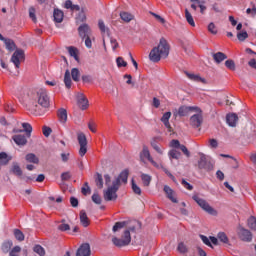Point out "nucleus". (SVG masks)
Masks as SVG:
<instances>
[{"label":"nucleus","mask_w":256,"mask_h":256,"mask_svg":"<svg viewBox=\"0 0 256 256\" xmlns=\"http://www.w3.org/2000/svg\"><path fill=\"white\" fill-rule=\"evenodd\" d=\"M167 57H169V44H167V40L161 38L158 46L150 51L149 59L153 63H159L161 58L165 59Z\"/></svg>","instance_id":"f257e3e1"},{"label":"nucleus","mask_w":256,"mask_h":256,"mask_svg":"<svg viewBox=\"0 0 256 256\" xmlns=\"http://www.w3.org/2000/svg\"><path fill=\"white\" fill-rule=\"evenodd\" d=\"M32 99L37 101L41 107L47 108L49 107L51 101L49 100V95L47 94V90L45 88H39L32 95Z\"/></svg>","instance_id":"f03ea898"},{"label":"nucleus","mask_w":256,"mask_h":256,"mask_svg":"<svg viewBox=\"0 0 256 256\" xmlns=\"http://www.w3.org/2000/svg\"><path fill=\"white\" fill-rule=\"evenodd\" d=\"M71 77L75 83H79L81 79V71L78 70V68H72L71 72L69 70L65 71L64 74V84L66 89H71V86L73 85V81L71 80Z\"/></svg>","instance_id":"7ed1b4c3"},{"label":"nucleus","mask_w":256,"mask_h":256,"mask_svg":"<svg viewBox=\"0 0 256 256\" xmlns=\"http://www.w3.org/2000/svg\"><path fill=\"white\" fill-rule=\"evenodd\" d=\"M192 199L193 201H195V203H197V205H199V207H201V209H203V211H205L209 215H217V210H215L211 205H209V202H207V200L199 197V195L197 194L193 195Z\"/></svg>","instance_id":"20e7f679"},{"label":"nucleus","mask_w":256,"mask_h":256,"mask_svg":"<svg viewBox=\"0 0 256 256\" xmlns=\"http://www.w3.org/2000/svg\"><path fill=\"white\" fill-rule=\"evenodd\" d=\"M214 167L215 162H213V160L207 159V156H205V154H200V159L198 161L199 169H204L205 171H213Z\"/></svg>","instance_id":"39448f33"},{"label":"nucleus","mask_w":256,"mask_h":256,"mask_svg":"<svg viewBox=\"0 0 256 256\" xmlns=\"http://www.w3.org/2000/svg\"><path fill=\"white\" fill-rule=\"evenodd\" d=\"M77 139H78V143L80 145L79 155H80V157H85V155L87 153V136H85V134H83V132H80V133H78Z\"/></svg>","instance_id":"423d86ee"},{"label":"nucleus","mask_w":256,"mask_h":256,"mask_svg":"<svg viewBox=\"0 0 256 256\" xmlns=\"http://www.w3.org/2000/svg\"><path fill=\"white\" fill-rule=\"evenodd\" d=\"M195 113L196 114L190 117V125L195 129H198V127L203 125V111L200 109V111H195Z\"/></svg>","instance_id":"0eeeda50"},{"label":"nucleus","mask_w":256,"mask_h":256,"mask_svg":"<svg viewBox=\"0 0 256 256\" xmlns=\"http://www.w3.org/2000/svg\"><path fill=\"white\" fill-rule=\"evenodd\" d=\"M11 61L14 63L16 69H19L21 61H25V51L17 49L11 57Z\"/></svg>","instance_id":"6e6552de"},{"label":"nucleus","mask_w":256,"mask_h":256,"mask_svg":"<svg viewBox=\"0 0 256 256\" xmlns=\"http://www.w3.org/2000/svg\"><path fill=\"white\" fill-rule=\"evenodd\" d=\"M140 159L145 163V161H149L153 167H156V169H159V164L153 160V157H151V152H149V148L143 147L142 152L140 153Z\"/></svg>","instance_id":"1a4fd4ad"},{"label":"nucleus","mask_w":256,"mask_h":256,"mask_svg":"<svg viewBox=\"0 0 256 256\" xmlns=\"http://www.w3.org/2000/svg\"><path fill=\"white\" fill-rule=\"evenodd\" d=\"M238 237L241 241H245L246 243H251V241H253V234L251 231L243 227L238 228Z\"/></svg>","instance_id":"9d476101"},{"label":"nucleus","mask_w":256,"mask_h":256,"mask_svg":"<svg viewBox=\"0 0 256 256\" xmlns=\"http://www.w3.org/2000/svg\"><path fill=\"white\" fill-rule=\"evenodd\" d=\"M191 111H201V108L197 106H180L178 109L179 117H187Z\"/></svg>","instance_id":"9b49d317"},{"label":"nucleus","mask_w":256,"mask_h":256,"mask_svg":"<svg viewBox=\"0 0 256 256\" xmlns=\"http://www.w3.org/2000/svg\"><path fill=\"white\" fill-rule=\"evenodd\" d=\"M78 34L81 39H85L86 37H90L91 35V27L88 26L87 23H84L78 27Z\"/></svg>","instance_id":"f8f14e48"},{"label":"nucleus","mask_w":256,"mask_h":256,"mask_svg":"<svg viewBox=\"0 0 256 256\" xmlns=\"http://www.w3.org/2000/svg\"><path fill=\"white\" fill-rule=\"evenodd\" d=\"M76 256H91V246L89 245V243L82 244L78 248Z\"/></svg>","instance_id":"ddd939ff"},{"label":"nucleus","mask_w":256,"mask_h":256,"mask_svg":"<svg viewBox=\"0 0 256 256\" xmlns=\"http://www.w3.org/2000/svg\"><path fill=\"white\" fill-rule=\"evenodd\" d=\"M105 201H115L117 199V190L108 186L107 190L104 191Z\"/></svg>","instance_id":"4468645a"},{"label":"nucleus","mask_w":256,"mask_h":256,"mask_svg":"<svg viewBox=\"0 0 256 256\" xmlns=\"http://www.w3.org/2000/svg\"><path fill=\"white\" fill-rule=\"evenodd\" d=\"M77 103H78V107H80L82 111H85V109L89 107V100L83 94H78Z\"/></svg>","instance_id":"2eb2a0df"},{"label":"nucleus","mask_w":256,"mask_h":256,"mask_svg":"<svg viewBox=\"0 0 256 256\" xmlns=\"http://www.w3.org/2000/svg\"><path fill=\"white\" fill-rule=\"evenodd\" d=\"M12 139L19 147H24V145H27V136L23 134H16L12 137Z\"/></svg>","instance_id":"dca6fc26"},{"label":"nucleus","mask_w":256,"mask_h":256,"mask_svg":"<svg viewBox=\"0 0 256 256\" xmlns=\"http://www.w3.org/2000/svg\"><path fill=\"white\" fill-rule=\"evenodd\" d=\"M238 121H239V116H237L235 113H231L226 116V123L230 127H236Z\"/></svg>","instance_id":"f3484780"},{"label":"nucleus","mask_w":256,"mask_h":256,"mask_svg":"<svg viewBox=\"0 0 256 256\" xmlns=\"http://www.w3.org/2000/svg\"><path fill=\"white\" fill-rule=\"evenodd\" d=\"M10 172L13 174V175H16V177H20L22 178L23 177V170L21 169V166H19V163L17 162H14L12 164V167L10 169Z\"/></svg>","instance_id":"a211bd4d"},{"label":"nucleus","mask_w":256,"mask_h":256,"mask_svg":"<svg viewBox=\"0 0 256 256\" xmlns=\"http://www.w3.org/2000/svg\"><path fill=\"white\" fill-rule=\"evenodd\" d=\"M80 223L82 227H89L90 225L89 217L87 216V212H85V210L80 211Z\"/></svg>","instance_id":"6ab92c4d"},{"label":"nucleus","mask_w":256,"mask_h":256,"mask_svg":"<svg viewBox=\"0 0 256 256\" xmlns=\"http://www.w3.org/2000/svg\"><path fill=\"white\" fill-rule=\"evenodd\" d=\"M53 17L55 23H63V17H65V14L60 9H54Z\"/></svg>","instance_id":"aec40b11"},{"label":"nucleus","mask_w":256,"mask_h":256,"mask_svg":"<svg viewBox=\"0 0 256 256\" xmlns=\"http://www.w3.org/2000/svg\"><path fill=\"white\" fill-rule=\"evenodd\" d=\"M169 119H171V112H166L163 114L161 121L164 123L165 128L171 131V123H169Z\"/></svg>","instance_id":"412c9836"},{"label":"nucleus","mask_w":256,"mask_h":256,"mask_svg":"<svg viewBox=\"0 0 256 256\" xmlns=\"http://www.w3.org/2000/svg\"><path fill=\"white\" fill-rule=\"evenodd\" d=\"M215 63L219 64V63H223V61H225V59H227V55L223 52H217V53H214L212 55Z\"/></svg>","instance_id":"4be33fe9"},{"label":"nucleus","mask_w":256,"mask_h":256,"mask_svg":"<svg viewBox=\"0 0 256 256\" xmlns=\"http://www.w3.org/2000/svg\"><path fill=\"white\" fill-rule=\"evenodd\" d=\"M118 178L121 183L127 185V181L129 179V169H124L119 175Z\"/></svg>","instance_id":"5701e85b"},{"label":"nucleus","mask_w":256,"mask_h":256,"mask_svg":"<svg viewBox=\"0 0 256 256\" xmlns=\"http://www.w3.org/2000/svg\"><path fill=\"white\" fill-rule=\"evenodd\" d=\"M164 192L166 193L168 199H170V201H172V203H177V198H175L173 196V189H171V187L165 185L164 186Z\"/></svg>","instance_id":"b1692460"},{"label":"nucleus","mask_w":256,"mask_h":256,"mask_svg":"<svg viewBox=\"0 0 256 256\" xmlns=\"http://www.w3.org/2000/svg\"><path fill=\"white\" fill-rule=\"evenodd\" d=\"M134 18L135 16H133V14L129 12L120 13V19H122V21H124L125 23H131V21H133Z\"/></svg>","instance_id":"393cba45"},{"label":"nucleus","mask_w":256,"mask_h":256,"mask_svg":"<svg viewBox=\"0 0 256 256\" xmlns=\"http://www.w3.org/2000/svg\"><path fill=\"white\" fill-rule=\"evenodd\" d=\"M58 119L60 123H67V110L65 108L58 110Z\"/></svg>","instance_id":"a878e982"},{"label":"nucleus","mask_w":256,"mask_h":256,"mask_svg":"<svg viewBox=\"0 0 256 256\" xmlns=\"http://www.w3.org/2000/svg\"><path fill=\"white\" fill-rule=\"evenodd\" d=\"M27 163H33L34 165H39V158L34 153H29L25 157Z\"/></svg>","instance_id":"bb28decb"},{"label":"nucleus","mask_w":256,"mask_h":256,"mask_svg":"<svg viewBox=\"0 0 256 256\" xmlns=\"http://www.w3.org/2000/svg\"><path fill=\"white\" fill-rule=\"evenodd\" d=\"M140 178L144 187H149V185H151V179H152L151 175L141 173Z\"/></svg>","instance_id":"cd10ccee"},{"label":"nucleus","mask_w":256,"mask_h":256,"mask_svg":"<svg viewBox=\"0 0 256 256\" xmlns=\"http://www.w3.org/2000/svg\"><path fill=\"white\" fill-rule=\"evenodd\" d=\"M185 19L190 27H195V20L193 19V15L189 13L188 9H185Z\"/></svg>","instance_id":"c85d7f7f"},{"label":"nucleus","mask_w":256,"mask_h":256,"mask_svg":"<svg viewBox=\"0 0 256 256\" xmlns=\"http://www.w3.org/2000/svg\"><path fill=\"white\" fill-rule=\"evenodd\" d=\"M186 75L191 79V81H196L197 83H205V79L197 74L186 73Z\"/></svg>","instance_id":"c756f323"},{"label":"nucleus","mask_w":256,"mask_h":256,"mask_svg":"<svg viewBox=\"0 0 256 256\" xmlns=\"http://www.w3.org/2000/svg\"><path fill=\"white\" fill-rule=\"evenodd\" d=\"M68 53H69L70 57H73L75 59V61H79V55H78L77 48H75L73 46L68 47Z\"/></svg>","instance_id":"7c9ffc66"},{"label":"nucleus","mask_w":256,"mask_h":256,"mask_svg":"<svg viewBox=\"0 0 256 256\" xmlns=\"http://www.w3.org/2000/svg\"><path fill=\"white\" fill-rule=\"evenodd\" d=\"M5 45H6V49H8V51H13L15 50V42L9 38H4Z\"/></svg>","instance_id":"2f4dec72"},{"label":"nucleus","mask_w":256,"mask_h":256,"mask_svg":"<svg viewBox=\"0 0 256 256\" xmlns=\"http://www.w3.org/2000/svg\"><path fill=\"white\" fill-rule=\"evenodd\" d=\"M22 127L26 133V137H31V133L33 132V127L31 126V124L24 122L22 123Z\"/></svg>","instance_id":"473e14b6"},{"label":"nucleus","mask_w":256,"mask_h":256,"mask_svg":"<svg viewBox=\"0 0 256 256\" xmlns=\"http://www.w3.org/2000/svg\"><path fill=\"white\" fill-rule=\"evenodd\" d=\"M95 183L98 189H103V176L100 173H96Z\"/></svg>","instance_id":"72a5a7b5"},{"label":"nucleus","mask_w":256,"mask_h":256,"mask_svg":"<svg viewBox=\"0 0 256 256\" xmlns=\"http://www.w3.org/2000/svg\"><path fill=\"white\" fill-rule=\"evenodd\" d=\"M169 159H179L181 157V152L176 149H172L168 152Z\"/></svg>","instance_id":"f704fd0d"},{"label":"nucleus","mask_w":256,"mask_h":256,"mask_svg":"<svg viewBox=\"0 0 256 256\" xmlns=\"http://www.w3.org/2000/svg\"><path fill=\"white\" fill-rule=\"evenodd\" d=\"M13 247V241L9 240L3 243L2 251L4 253H9L10 249Z\"/></svg>","instance_id":"c9c22d12"},{"label":"nucleus","mask_w":256,"mask_h":256,"mask_svg":"<svg viewBox=\"0 0 256 256\" xmlns=\"http://www.w3.org/2000/svg\"><path fill=\"white\" fill-rule=\"evenodd\" d=\"M33 251L34 253H37V255L45 256V248L39 244L34 246Z\"/></svg>","instance_id":"e433bc0d"},{"label":"nucleus","mask_w":256,"mask_h":256,"mask_svg":"<svg viewBox=\"0 0 256 256\" xmlns=\"http://www.w3.org/2000/svg\"><path fill=\"white\" fill-rule=\"evenodd\" d=\"M14 236L17 241H25V234L19 229H14Z\"/></svg>","instance_id":"4c0bfd02"},{"label":"nucleus","mask_w":256,"mask_h":256,"mask_svg":"<svg viewBox=\"0 0 256 256\" xmlns=\"http://www.w3.org/2000/svg\"><path fill=\"white\" fill-rule=\"evenodd\" d=\"M112 242L116 247H125V246H127V244H125V241L123 240V238L119 239V238L115 237V238L112 239Z\"/></svg>","instance_id":"58836bf2"},{"label":"nucleus","mask_w":256,"mask_h":256,"mask_svg":"<svg viewBox=\"0 0 256 256\" xmlns=\"http://www.w3.org/2000/svg\"><path fill=\"white\" fill-rule=\"evenodd\" d=\"M248 227L252 229L253 231H256V218L255 216H251L248 219Z\"/></svg>","instance_id":"ea45409f"},{"label":"nucleus","mask_w":256,"mask_h":256,"mask_svg":"<svg viewBox=\"0 0 256 256\" xmlns=\"http://www.w3.org/2000/svg\"><path fill=\"white\" fill-rule=\"evenodd\" d=\"M122 239L125 244L129 245V243H131V232L129 230H125Z\"/></svg>","instance_id":"a19ab883"},{"label":"nucleus","mask_w":256,"mask_h":256,"mask_svg":"<svg viewBox=\"0 0 256 256\" xmlns=\"http://www.w3.org/2000/svg\"><path fill=\"white\" fill-rule=\"evenodd\" d=\"M125 225H127V222L122 221V222H116L115 225L112 228V231L114 233H117L118 229H123V227H125Z\"/></svg>","instance_id":"79ce46f5"},{"label":"nucleus","mask_w":256,"mask_h":256,"mask_svg":"<svg viewBox=\"0 0 256 256\" xmlns=\"http://www.w3.org/2000/svg\"><path fill=\"white\" fill-rule=\"evenodd\" d=\"M132 191L135 193V195H141V187H139L136 183L135 180L132 179Z\"/></svg>","instance_id":"37998d69"},{"label":"nucleus","mask_w":256,"mask_h":256,"mask_svg":"<svg viewBox=\"0 0 256 256\" xmlns=\"http://www.w3.org/2000/svg\"><path fill=\"white\" fill-rule=\"evenodd\" d=\"M208 31L212 35H217L218 30H217V26L215 25V23L211 22L208 24Z\"/></svg>","instance_id":"c03bdc74"},{"label":"nucleus","mask_w":256,"mask_h":256,"mask_svg":"<svg viewBox=\"0 0 256 256\" xmlns=\"http://www.w3.org/2000/svg\"><path fill=\"white\" fill-rule=\"evenodd\" d=\"M36 10L35 7L29 8V17L33 21V23H37V16L35 15Z\"/></svg>","instance_id":"a18cd8bd"},{"label":"nucleus","mask_w":256,"mask_h":256,"mask_svg":"<svg viewBox=\"0 0 256 256\" xmlns=\"http://www.w3.org/2000/svg\"><path fill=\"white\" fill-rule=\"evenodd\" d=\"M225 67L230 71H235V61L229 59L225 61Z\"/></svg>","instance_id":"49530a36"},{"label":"nucleus","mask_w":256,"mask_h":256,"mask_svg":"<svg viewBox=\"0 0 256 256\" xmlns=\"http://www.w3.org/2000/svg\"><path fill=\"white\" fill-rule=\"evenodd\" d=\"M217 238L222 243H229V238L227 237V234H225L224 232L218 233Z\"/></svg>","instance_id":"de8ad7c7"},{"label":"nucleus","mask_w":256,"mask_h":256,"mask_svg":"<svg viewBox=\"0 0 256 256\" xmlns=\"http://www.w3.org/2000/svg\"><path fill=\"white\" fill-rule=\"evenodd\" d=\"M81 193L83 195H89V193H91V187H89V182L84 183V186L81 189Z\"/></svg>","instance_id":"09e8293b"},{"label":"nucleus","mask_w":256,"mask_h":256,"mask_svg":"<svg viewBox=\"0 0 256 256\" xmlns=\"http://www.w3.org/2000/svg\"><path fill=\"white\" fill-rule=\"evenodd\" d=\"M76 21L77 23H85V21H87V16L85 15V12H80L76 17Z\"/></svg>","instance_id":"8fccbe9b"},{"label":"nucleus","mask_w":256,"mask_h":256,"mask_svg":"<svg viewBox=\"0 0 256 256\" xmlns=\"http://www.w3.org/2000/svg\"><path fill=\"white\" fill-rule=\"evenodd\" d=\"M121 186V180L117 177L113 182L112 185L109 186L112 189H115L116 191H119V187Z\"/></svg>","instance_id":"3c124183"},{"label":"nucleus","mask_w":256,"mask_h":256,"mask_svg":"<svg viewBox=\"0 0 256 256\" xmlns=\"http://www.w3.org/2000/svg\"><path fill=\"white\" fill-rule=\"evenodd\" d=\"M200 239L202 240V242L204 243V245H207V247H213V245L211 244L210 238H208L207 236L201 234V235H200Z\"/></svg>","instance_id":"603ef678"},{"label":"nucleus","mask_w":256,"mask_h":256,"mask_svg":"<svg viewBox=\"0 0 256 256\" xmlns=\"http://www.w3.org/2000/svg\"><path fill=\"white\" fill-rule=\"evenodd\" d=\"M158 169H162L164 171V173L172 180L175 181V176H173V174L171 172H169V170L165 167H163L161 164H159V168Z\"/></svg>","instance_id":"864d4df0"},{"label":"nucleus","mask_w":256,"mask_h":256,"mask_svg":"<svg viewBox=\"0 0 256 256\" xmlns=\"http://www.w3.org/2000/svg\"><path fill=\"white\" fill-rule=\"evenodd\" d=\"M247 37H249V34H247V31L238 32V34H237L238 41H245V39H247Z\"/></svg>","instance_id":"5fc2aeb1"},{"label":"nucleus","mask_w":256,"mask_h":256,"mask_svg":"<svg viewBox=\"0 0 256 256\" xmlns=\"http://www.w3.org/2000/svg\"><path fill=\"white\" fill-rule=\"evenodd\" d=\"M92 201L93 203H96V205H101V196L98 193H94L92 195Z\"/></svg>","instance_id":"6e6d98bb"},{"label":"nucleus","mask_w":256,"mask_h":256,"mask_svg":"<svg viewBox=\"0 0 256 256\" xmlns=\"http://www.w3.org/2000/svg\"><path fill=\"white\" fill-rule=\"evenodd\" d=\"M117 67H127V62L123 59V57H118L116 59Z\"/></svg>","instance_id":"4d7b16f0"},{"label":"nucleus","mask_w":256,"mask_h":256,"mask_svg":"<svg viewBox=\"0 0 256 256\" xmlns=\"http://www.w3.org/2000/svg\"><path fill=\"white\" fill-rule=\"evenodd\" d=\"M170 147H172L173 149H180L181 148V142H179V140H171L170 142Z\"/></svg>","instance_id":"13d9d810"},{"label":"nucleus","mask_w":256,"mask_h":256,"mask_svg":"<svg viewBox=\"0 0 256 256\" xmlns=\"http://www.w3.org/2000/svg\"><path fill=\"white\" fill-rule=\"evenodd\" d=\"M177 250L179 251V253H187V246L185 245V243L180 242L178 244Z\"/></svg>","instance_id":"bf43d9fd"},{"label":"nucleus","mask_w":256,"mask_h":256,"mask_svg":"<svg viewBox=\"0 0 256 256\" xmlns=\"http://www.w3.org/2000/svg\"><path fill=\"white\" fill-rule=\"evenodd\" d=\"M19 253H21V247L15 246V247L10 251V256H19Z\"/></svg>","instance_id":"052dcab7"},{"label":"nucleus","mask_w":256,"mask_h":256,"mask_svg":"<svg viewBox=\"0 0 256 256\" xmlns=\"http://www.w3.org/2000/svg\"><path fill=\"white\" fill-rule=\"evenodd\" d=\"M58 229L59 231H69L71 229V226H69V224L66 223H61L58 225Z\"/></svg>","instance_id":"680f3d73"},{"label":"nucleus","mask_w":256,"mask_h":256,"mask_svg":"<svg viewBox=\"0 0 256 256\" xmlns=\"http://www.w3.org/2000/svg\"><path fill=\"white\" fill-rule=\"evenodd\" d=\"M42 131H43L44 137H49V135H51L53 130H51L50 127L43 126Z\"/></svg>","instance_id":"e2e57ef3"},{"label":"nucleus","mask_w":256,"mask_h":256,"mask_svg":"<svg viewBox=\"0 0 256 256\" xmlns=\"http://www.w3.org/2000/svg\"><path fill=\"white\" fill-rule=\"evenodd\" d=\"M182 185L187 189L188 191H193V185H191L189 182H187L185 179H182Z\"/></svg>","instance_id":"0e129e2a"},{"label":"nucleus","mask_w":256,"mask_h":256,"mask_svg":"<svg viewBox=\"0 0 256 256\" xmlns=\"http://www.w3.org/2000/svg\"><path fill=\"white\" fill-rule=\"evenodd\" d=\"M85 39V45L88 49H91L93 47V42H91V36H86Z\"/></svg>","instance_id":"69168bd1"},{"label":"nucleus","mask_w":256,"mask_h":256,"mask_svg":"<svg viewBox=\"0 0 256 256\" xmlns=\"http://www.w3.org/2000/svg\"><path fill=\"white\" fill-rule=\"evenodd\" d=\"M110 43L113 51H116L117 47H119V43L117 42V39L111 38Z\"/></svg>","instance_id":"338daca9"},{"label":"nucleus","mask_w":256,"mask_h":256,"mask_svg":"<svg viewBox=\"0 0 256 256\" xmlns=\"http://www.w3.org/2000/svg\"><path fill=\"white\" fill-rule=\"evenodd\" d=\"M82 81L83 83H91V81H93V77L91 75H83Z\"/></svg>","instance_id":"774afa93"}]
</instances>
